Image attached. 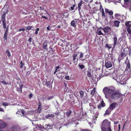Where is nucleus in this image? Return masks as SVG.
Segmentation results:
<instances>
[{
	"instance_id": "f257e3e1",
	"label": "nucleus",
	"mask_w": 131,
	"mask_h": 131,
	"mask_svg": "<svg viewBox=\"0 0 131 131\" xmlns=\"http://www.w3.org/2000/svg\"><path fill=\"white\" fill-rule=\"evenodd\" d=\"M103 92L105 94L106 98L108 99L110 98L111 94L114 92V90L111 89L106 87L103 89Z\"/></svg>"
},
{
	"instance_id": "f03ea898",
	"label": "nucleus",
	"mask_w": 131,
	"mask_h": 131,
	"mask_svg": "<svg viewBox=\"0 0 131 131\" xmlns=\"http://www.w3.org/2000/svg\"><path fill=\"white\" fill-rule=\"evenodd\" d=\"M112 79L115 80L117 83H119L122 84H125L127 80L125 76L122 75L118 77H113Z\"/></svg>"
},
{
	"instance_id": "7ed1b4c3",
	"label": "nucleus",
	"mask_w": 131,
	"mask_h": 131,
	"mask_svg": "<svg viewBox=\"0 0 131 131\" xmlns=\"http://www.w3.org/2000/svg\"><path fill=\"white\" fill-rule=\"evenodd\" d=\"M111 127L110 122L107 119H105L102 122V125L101 126V131H106V127Z\"/></svg>"
},
{
	"instance_id": "20e7f679",
	"label": "nucleus",
	"mask_w": 131,
	"mask_h": 131,
	"mask_svg": "<svg viewBox=\"0 0 131 131\" xmlns=\"http://www.w3.org/2000/svg\"><path fill=\"white\" fill-rule=\"evenodd\" d=\"M121 96V94L117 92H114L111 95V99L114 100H117Z\"/></svg>"
},
{
	"instance_id": "39448f33",
	"label": "nucleus",
	"mask_w": 131,
	"mask_h": 131,
	"mask_svg": "<svg viewBox=\"0 0 131 131\" xmlns=\"http://www.w3.org/2000/svg\"><path fill=\"white\" fill-rule=\"evenodd\" d=\"M79 20V19H75L73 20L72 21L71 23V26L74 27H76L77 23L79 22V21H78Z\"/></svg>"
},
{
	"instance_id": "423d86ee",
	"label": "nucleus",
	"mask_w": 131,
	"mask_h": 131,
	"mask_svg": "<svg viewBox=\"0 0 131 131\" xmlns=\"http://www.w3.org/2000/svg\"><path fill=\"white\" fill-rule=\"evenodd\" d=\"M126 27L127 31L131 29V21H129L126 22L125 24Z\"/></svg>"
},
{
	"instance_id": "0eeeda50",
	"label": "nucleus",
	"mask_w": 131,
	"mask_h": 131,
	"mask_svg": "<svg viewBox=\"0 0 131 131\" xmlns=\"http://www.w3.org/2000/svg\"><path fill=\"white\" fill-rule=\"evenodd\" d=\"M12 129L14 131H19L20 128L18 126L13 125L12 127Z\"/></svg>"
},
{
	"instance_id": "6e6552de",
	"label": "nucleus",
	"mask_w": 131,
	"mask_h": 131,
	"mask_svg": "<svg viewBox=\"0 0 131 131\" xmlns=\"http://www.w3.org/2000/svg\"><path fill=\"white\" fill-rule=\"evenodd\" d=\"M102 30H103L106 34H108L109 32L111 31V28L108 27H104V28H102Z\"/></svg>"
},
{
	"instance_id": "1a4fd4ad",
	"label": "nucleus",
	"mask_w": 131,
	"mask_h": 131,
	"mask_svg": "<svg viewBox=\"0 0 131 131\" xmlns=\"http://www.w3.org/2000/svg\"><path fill=\"white\" fill-rule=\"evenodd\" d=\"M117 105V104L116 102H114L110 105L109 108L111 110H113Z\"/></svg>"
},
{
	"instance_id": "9d476101",
	"label": "nucleus",
	"mask_w": 131,
	"mask_h": 131,
	"mask_svg": "<svg viewBox=\"0 0 131 131\" xmlns=\"http://www.w3.org/2000/svg\"><path fill=\"white\" fill-rule=\"evenodd\" d=\"M128 71L129 73H130L131 71V69L130 68V65L129 63H127L126 69L125 70V71L126 72H127Z\"/></svg>"
},
{
	"instance_id": "9b49d317",
	"label": "nucleus",
	"mask_w": 131,
	"mask_h": 131,
	"mask_svg": "<svg viewBox=\"0 0 131 131\" xmlns=\"http://www.w3.org/2000/svg\"><path fill=\"white\" fill-rule=\"evenodd\" d=\"M105 67L107 68L111 67L112 65L110 61H108L105 63Z\"/></svg>"
},
{
	"instance_id": "f8f14e48",
	"label": "nucleus",
	"mask_w": 131,
	"mask_h": 131,
	"mask_svg": "<svg viewBox=\"0 0 131 131\" xmlns=\"http://www.w3.org/2000/svg\"><path fill=\"white\" fill-rule=\"evenodd\" d=\"M102 28H99L97 30V33L99 35H103L104 34L102 32Z\"/></svg>"
},
{
	"instance_id": "ddd939ff",
	"label": "nucleus",
	"mask_w": 131,
	"mask_h": 131,
	"mask_svg": "<svg viewBox=\"0 0 131 131\" xmlns=\"http://www.w3.org/2000/svg\"><path fill=\"white\" fill-rule=\"evenodd\" d=\"M7 126V124L4 122L0 123V128H4Z\"/></svg>"
},
{
	"instance_id": "4468645a",
	"label": "nucleus",
	"mask_w": 131,
	"mask_h": 131,
	"mask_svg": "<svg viewBox=\"0 0 131 131\" xmlns=\"http://www.w3.org/2000/svg\"><path fill=\"white\" fill-rule=\"evenodd\" d=\"M105 11L106 13H108V14L110 15H112L113 14V12L111 10H109L107 8H105Z\"/></svg>"
},
{
	"instance_id": "2eb2a0df",
	"label": "nucleus",
	"mask_w": 131,
	"mask_h": 131,
	"mask_svg": "<svg viewBox=\"0 0 131 131\" xmlns=\"http://www.w3.org/2000/svg\"><path fill=\"white\" fill-rule=\"evenodd\" d=\"M48 43V42L47 41L45 42L44 43L43 46V48L44 49H47V45Z\"/></svg>"
},
{
	"instance_id": "dca6fc26",
	"label": "nucleus",
	"mask_w": 131,
	"mask_h": 131,
	"mask_svg": "<svg viewBox=\"0 0 131 131\" xmlns=\"http://www.w3.org/2000/svg\"><path fill=\"white\" fill-rule=\"evenodd\" d=\"M112 110L110 109V108H109L106 111V113L104 114V115H109Z\"/></svg>"
},
{
	"instance_id": "f3484780",
	"label": "nucleus",
	"mask_w": 131,
	"mask_h": 131,
	"mask_svg": "<svg viewBox=\"0 0 131 131\" xmlns=\"http://www.w3.org/2000/svg\"><path fill=\"white\" fill-rule=\"evenodd\" d=\"M113 39L114 41V47L117 44V39L116 36L114 37Z\"/></svg>"
},
{
	"instance_id": "a211bd4d",
	"label": "nucleus",
	"mask_w": 131,
	"mask_h": 131,
	"mask_svg": "<svg viewBox=\"0 0 131 131\" xmlns=\"http://www.w3.org/2000/svg\"><path fill=\"white\" fill-rule=\"evenodd\" d=\"M120 23V22L119 21H115L114 23L115 26L116 27H118L119 25V24Z\"/></svg>"
},
{
	"instance_id": "6ab92c4d",
	"label": "nucleus",
	"mask_w": 131,
	"mask_h": 131,
	"mask_svg": "<svg viewBox=\"0 0 131 131\" xmlns=\"http://www.w3.org/2000/svg\"><path fill=\"white\" fill-rule=\"evenodd\" d=\"M54 114H51L47 115L46 116V118H48L49 117H54Z\"/></svg>"
},
{
	"instance_id": "aec40b11",
	"label": "nucleus",
	"mask_w": 131,
	"mask_h": 131,
	"mask_svg": "<svg viewBox=\"0 0 131 131\" xmlns=\"http://www.w3.org/2000/svg\"><path fill=\"white\" fill-rule=\"evenodd\" d=\"M20 112H21L22 114L24 116L25 115V112L23 110H20V111H18L17 112L16 114H19V113Z\"/></svg>"
},
{
	"instance_id": "412c9836",
	"label": "nucleus",
	"mask_w": 131,
	"mask_h": 131,
	"mask_svg": "<svg viewBox=\"0 0 131 131\" xmlns=\"http://www.w3.org/2000/svg\"><path fill=\"white\" fill-rule=\"evenodd\" d=\"M45 128L48 131V130L50 128V126L49 125L46 124L45 125Z\"/></svg>"
},
{
	"instance_id": "4be33fe9",
	"label": "nucleus",
	"mask_w": 131,
	"mask_h": 131,
	"mask_svg": "<svg viewBox=\"0 0 131 131\" xmlns=\"http://www.w3.org/2000/svg\"><path fill=\"white\" fill-rule=\"evenodd\" d=\"M80 96L81 98H82L83 96L84 92L82 91H80Z\"/></svg>"
},
{
	"instance_id": "5701e85b",
	"label": "nucleus",
	"mask_w": 131,
	"mask_h": 131,
	"mask_svg": "<svg viewBox=\"0 0 131 131\" xmlns=\"http://www.w3.org/2000/svg\"><path fill=\"white\" fill-rule=\"evenodd\" d=\"M71 110H69L66 113V115L67 116L69 117L71 113Z\"/></svg>"
},
{
	"instance_id": "b1692460",
	"label": "nucleus",
	"mask_w": 131,
	"mask_h": 131,
	"mask_svg": "<svg viewBox=\"0 0 131 131\" xmlns=\"http://www.w3.org/2000/svg\"><path fill=\"white\" fill-rule=\"evenodd\" d=\"M34 27L32 26H29L27 27L26 28V29L28 30H30L31 29L33 30L34 29Z\"/></svg>"
},
{
	"instance_id": "393cba45",
	"label": "nucleus",
	"mask_w": 131,
	"mask_h": 131,
	"mask_svg": "<svg viewBox=\"0 0 131 131\" xmlns=\"http://www.w3.org/2000/svg\"><path fill=\"white\" fill-rule=\"evenodd\" d=\"M95 88H94L93 90L91 91V94L93 95L95 93Z\"/></svg>"
},
{
	"instance_id": "a878e982",
	"label": "nucleus",
	"mask_w": 131,
	"mask_h": 131,
	"mask_svg": "<svg viewBox=\"0 0 131 131\" xmlns=\"http://www.w3.org/2000/svg\"><path fill=\"white\" fill-rule=\"evenodd\" d=\"M64 91L65 92H69V89L68 87H66L64 89Z\"/></svg>"
},
{
	"instance_id": "bb28decb",
	"label": "nucleus",
	"mask_w": 131,
	"mask_h": 131,
	"mask_svg": "<svg viewBox=\"0 0 131 131\" xmlns=\"http://www.w3.org/2000/svg\"><path fill=\"white\" fill-rule=\"evenodd\" d=\"M8 33H7L6 32H5L4 34V38L5 40L7 39V35Z\"/></svg>"
},
{
	"instance_id": "cd10ccee",
	"label": "nucleus",
	"mask_w": 131,
	"mask_h": 131,
	"mask_svg": "<svg viewBox=\"0 0 131 131\" xmlns=\"http://www.w3.org/2000/svg\"><path fill=\"white\" fill-rule=\"evenodd\" d=\"M124 1L126 5L128 2H130L131 0H124Z\"/></svg>"
},
{
	"instance_id": "c85d7f7f",
	"label": "nucleus",
	"mask_w": 131,
	"mask_h": 131,
	"mask_svg": "<svg viewBox=\"0 0 131 131\" xmlns=\"http://www.w3.org/2000/svg\"><path fill=\"white\" fill-rule=\"evenodd\" d=\"M8 13L7 12H6L5 13H4L2 17V18H5V14H7Z\"/></svg>"
},
{
	"instance_id": "c756f323",
	"label": "nucleus",
	"mask_w": 131,
	"mask_h": 131,
	"mask_svg": "<svg viewBox=\"0 0 131 131\" xmlns=\"http://www.w3.org/2000/svg\"><path fill=\"white\" fill-rule=\"evenodd\" d=\"M42 109V108L41 107V106H38V112H40V111Z\"/></svg>"
},
{
	"instance_id": "7c9ffc66",
	"label": "nucleus",
	"mask_w": 131,
	"mask_h": 131,
	"mask_svg": "<svg viewBox=\"0 0 131 131\" xmlns=\"http://www.w3.org/2000/svg\"><path fill=\"white\" fill-rule=\"evenodd\" d=\"M77 54H73V61H74L76 59V57H77Z\"/></svg>"
},
{
	"instance_id": "2f4dec72",
	"label": "nucleus",
	"mask_w": 131,
	"mask_h": 131,
	"mask_svg": "<svg viewBox=\"0 0 131 131\" xmlns=\"http://www.w3.org/2000/svg\"><path fill=\"white\" fill-rule=\"evenodd\" d=\"M91 73L89 71H88L87 72V75L89 77H90L91 76Z\"/></svg>"
},
{
	"instance_id": "473e14b6",
	"label": "nucleus",
	"mask_w": 131,
	"mask_h": 131,
	"mask_svg": "<svg viewBox=\"0 0 131 131\" xmlns=\"http://www.w3.org/2000/svg\"><path fill=\"white\" fill-rule=\"evenodd\" d=\"M100 105L102 107H104L105 106V104L104 103L103 101H102Z\"/></svg>"
},
{
	"instance_id": "72a5a7b5",
	"label": "nucleus",
	"mask_w": 131,
	"mask_h": 131,
	"mask_svg": "<svg viewBox=\"0 0 131 131\" xmlns=\"http://www.w3.org/2000/svg\"><path fill=\"white\" fill-rule=\"evenodd\" d=\"M25 29L24 28H22L20 29L19 30H18L17 31H24L25 30Z\"/></svg>"
},
{
	"instance_id": "f704fd0d",
	"label": "nucleus",
	"mask_w": 131,
	"mask_h": 131,
	"mask_svg": "<svg viewBox=\"0 0 131 131\" xmlns=\"http://www.w3.org/2000/svg\"><path fill=\"white\" fill-rule=\"evenodd\" d=\"M2 104L4 106H7L8 105V103L3 102L2 103Z\"/></svg>"
},
{
	"instance_id": "c9c22d12",
	"label": "nucleus",
	"mask_w": 131,
	"mask_h": 131,
	"mask_svg": "<svg viewBox=\"0 0 131 131\" xmlns=\"http://www.w3.org/2000/svg\"><path fill=\"white\" fill-rule=\"evenodd\" d=\"M20 67L22 68L23 67V66L24 65V64L23 63V62L22 61H21L20 62Z\"/></svg>"
},
{
	"instance_id": "e433bc0d",
	"label": "nucleus",
	"mask_w": 131,
	"mask_h": 131,
	"mask_svg": "<svg viewBox=\"0 0 131 131\" xmlns=\"http://www.w3.org/2000/svg\"><path fill=\"white\" fill-rule=\"evenodd\" d=\"M6 52L7 53V55L8 57H9L10 56V54L9 51L8 50H7Z\"/></svg>"
},
{
	"instance_id": "4c0bfd02",
	"label": "nucleus",
	"mask_w": 131,
	"mask_h": 131,
	"mask_svg": "<svg viewBox=\"0 0 131 131\" xmlns=\"http://www.w3.org/2000/svg\"><path fill=\"white\" fill-rule=\"evenodd\" d=\"M81 3H79L78 4V9L79 10H80V9H81V7H80L81 6Z\"/></svg>"
},
{
	"instance_id": "58836bf2",
	"label": "nucleus",
	"mask_w": 131,
	"mask_h": 131,
	"mask_svg": "<svg viewBox=\"0 0 131 131\" xmlns=\"http://www.w3.org/2000/svg\"><path fill=\"white\" fill-rule=\"evenodd\" d=\"M3 27L4 28H6V22L3 23Z\"/></svg>"
},
{
	"instance_id": "ea45409f",
	"label": "nucleus",
	"mask_w": 131,
	"mask_h": 131,
	"mask_svg": "<svg viewBox=\"0 0 131 131\" xmlns=\"http://www.w3.org/2000/svg\"><path fill=\"white\" fill-rule=\"evenodd\" d=\"M79 66L81 69H82L84 67V65H79Z\"/></svg>"
},
{
	"instance_id": "a19ab883",
	"label": "nucleus",
	"mask_w": 131,
	"mask_h": 131,
	"mask_svg": "<svg viewBox=\"0 0 131 131\" xmlns=\"http://www.w3.org/2000/svg\"><path fill=\"white\" fill-rule=\"evenodd\" d=\"M102 16L104 17H105V15L104 13V11L103 10V9H102Z\"/></svg>"
},
{
	"instance_id": "79ce46f5",
	"label": "nucleus",
	"mask_w": 131,
	"mask_h": 131,
	"mask_svg": "<svg viewBox=\"0 0 131 131\" xmlns=\"http://www.w3.org/2000/svg\"><path fill=\"white\" fill-rule=\"evenodd\" d=\"M4 85H7V83L4 81H3L1 82Z\"/></svg>"
},
{
	"instance_id": "37998d69",
	"label": "nucleus",
	"mask_w": 131,
	"mask_h": 131,
	"mask_svg": "<svg viewBox=\"0 0 131 131\" xmlns=\"http://www.w3.org/2000/svg\"><path fill=\"white\" fill-rule=\"evenodd\" d=\"M2 21L3 23L6 22V20L5 18H2Z\"/></svg>"
},
{
	"instance_id": "c03bdc74",
	"label": "nucleus",
	"mask_w": 131,
	"mask_h": 131,
	"mask_svg": "<svg viewBox=\"0 0 131 131\" xmlns=\"http://www.w3.org/2000/svg\"><path fill=\"white\" fill-rule=\"evenodd\" d=\"M75 6L74 5H73L72 7H71V9L72 10H73Z\"/></svg>"
},
{
	"instance_id": "a18cd8bd",
	"label": "nucleus",
	"mask_w": 131,
	"mask_h": 131,
	"mask_svg": "<svg viewBox=\"0 0 131 131\" xmlns=\"http://www.w3.org/2000/svg\"><path fill=\"white\" fill-rule=\"evenodd\" d=\"M46 83L47 85H49L50 84V82L49 81H47Z\"/></svg>"
},
{
	"instance_id": "49530a36",
	"label": "nucleus",
	"mask_w": 131,
	"mask_h": 131,
	"mask_svg": "<svg viewBox=\"0 0 131 131\" xmlns=\"http://www.w3.org/2000/svg\"><path fill=\"white\" fill-rule=\"evenodd\" d=\"M42 131H48L47 129H46L45 128H43L42 129Z\"/></svg>"
},
{
	"instance_id": "de8ad7c7",
	"label": "nucleus",
	"mask_w": 131,
	"mask_h": 131,
	"mask_svg": "<svg viewBox=\"0 0 131 131\" xmlns=\"http://www.w3.org/2000/svg\"><path fill=\"white\" fill-rule=\"evenodd\" d=\"M107 131H112L110 128V127H107Z\"/></svg>"
},
{
	"instance_id": "09e8293b",
	"label": "nucleus",
	"mask_w": 131,
	"mask_h": 131,
	"mask_svg": "<svg viewBox=\"0 0 131 131\" xmlns=\"http://www.w3.org/2000/svg\"><path fill=\"white\" fill-rule=\"evenodd\" d=\"M102 106L100 104H99L97 106L98 108L99 109H100L101 108Z\"/></svg>"
},
{
	"instance_id": "8fccbe9b",
	"label": "nucleus",
	"mask_w": 131,
	"mask_h": 131,
	"mask_svg": "<svg viewBox=\"0 0 131 131\" xmlns=\"http://www.w3.org/2000/svg\"><path fill=\"white\" fill-rule=\"evenodd\" d=\"M83 56V53H81L80 55V57L81 58H82Z\"/></svg>"
},
{
	"instance_id": "3c124183",
	"label": "nucleus",
	"mask_w": 131,
	"mask_h": 131,
	"mask_svg": "<svg viewBox=\"0 0 131 131\" xmlns=\"http://www.w3.org/2000/svg\"><path fill=\"white\" fill-rule=\"evenodd\" d=\"M119 16V14H116L115 15V16L116 17H118Z\"/></svg>"
},
{
	"instance_id": "603ef678",
	"label": "nucleus",
	"mask_w": 131,
	"mask_h": 131,
	"mask_svg": "<svg viewBox=\"0 0 131 131\" xmlns=\"http://www.w3.org/2000/svg\"><path fill=\"white\" fill-rule=\"evenodd\" d=\"M18 91L19 92L21 93L22 92V89H21V88H19V89L18 90Z\"/></svg>"
},
{
	"instance_id": "864d4df0",
	"label": "nucleus",
	"mask_w": 131,
	"mask_h": 131,
	"mask_svg": "<svg viewBox=\"0 0 131 131\" xmlns=\"http://www.w3.org/2000/svg\"><path fill=\"white\" fill-rule=\"evenodd\" d=\"M65 78L67 80H69V77L68 76H67L65 77Z\"/></svg>"
},
{
	"instance_id": "5fc2aeb1",
	"label": "nucleus",
	"mask_w": 131,
	"mask_h": 131,
	"mask_svg": "<svg viewBox=\"0 0 131 131\" xmlns=\"http://www.w3.org/2000/svg\"><path fill=\"white\" fill-rule=\"evenodd\" d=\"M52 96H50L48 98V100H49L51 99H52Z\"/></svg>"
},
{
	"instance_id": "6e6d98bb",
	"label": "nucleus",
	"mask_w": 131,
	"mask_h": 131,
	"mask_svg": "<svg viewBox=\"0 0 131 131\" xmlns=\"http://www.w3.org/2000/svg\"><path fill=\"white\" fill-rule=\"evenodd\" d=\"M31 38L30 37L29 38V40H28V41L29 42H31Z\"/></svg>"
},
{
	"instance_id": "4d7b16f0",
	"label": "nucleus",
	"mask_w": 131,
	"mask_h": 131,
	"mask_svg": "<svg viewBox=\"0 0 131 131\" xmlns=\"http://www.w3.org/2000/svg\"><path fill=\"white\" fill-rule=\"evenodd\" d=\"M50 27V26H48V27H47V29L48 30H50V29H49V28Z\"/></svg>"
},
{
	"instance_id": "13d9d810",
	"label": "nucleus",
	"mask_w": 131,
	"mask_h": 131,
	"mask_svg": "<svg viewBox=\"0 0 131 131\" xmlns=\"http://www.w3.org/2000/svg\"><path fill=\"white\" fill-rule=\"evenodd\" d=\"M29 96L30 98H31L32 96V94H29Z\"/></svg>"
},
{
	"instance_id": "bf43d9fd",
	"label": "nucleus",
	"mask_w": 131,
	"mask_h": 131,
	"mask_svg": "<svg viewBox=\"0 0 131 131\" xmlns=\"http://www.w3.org/2000/svg\"><path fill=\"white\" fill-rule=\"evenodd\" d=\"M0 111H3V109L2 108L0 107Z\"/></svg>"
},
{
	"instance_id": "052dcab7",
	"label": "nucleus",
	"mask_w": 131,
	"mask_h": 131,
	"mask_svg": "<svg viewBox=\"0 0 131 131\" xmlns=\"http://www.w3.org/2000/svg\"><path fill=\"white\" fill-rule=\"evenodd\" d=\"M118 128H119V130L118 131H119L120 129V124L118 125Z\"/></svg>"
},
{
	"instance_id": "680f3d73",
	"label": "nucleus",
	"mask_w": 131,
	"mask_h": 131,
	"mask_svg": "<svg viewBox=\"0 0 131 131\" xmlns=\"http://www.w3.org/2000/svg\"><path fill=\"white\" fill-rule=\"evenodd\" d=\"M35 33L36 35H37L38 34V31L36 30V31L35 32Z\"/></svg>"
},
{
	"instance_id": "e2e57ef3",
	"label": "nucleus",
	"mask_w": 131,
	"mask_h": 131,
	"mask_svg": "<svg viewBox=\"0 0 131 131\" xmlns=\"http://www.w3.org/2000/svg\"><path fill=\"white\" fill-rule=\"evenodd\" d=\"M64 85L65 86V87H67L66 83H64Z\"/></svg>"
},
{
	"instance_id": "0e129e2a",
	"label": "nucleus",
	"mask_w": 131,
	"mask_h": 131,
	"mask_svg": "<svg viewBox=\"0 0 131 131\" xmlns=\"http://www.w3.org/2000/svg\"><path fill=\"white\" fill-rule=\"evenodd\" d=\"M39 106H41V103L39 102L38 103Z\"/></svg>"
},
{
	"instance_id": "69168bd1",
	"label": "nucleus",
	"mask_w": 131,
	"mask_h": 131,
	"mask_svg": "<svg viewBox=\"0 0 131 131\" xmlns=\"http://www.w3.org/2000/svg\"><path fill=\"white\" fill-rule=\"evenodd\" d=\"M118 123V121H117L116 122H114V124H117Z\"/></svg>"
},
{
	"instance_id": "338daca9",
	"label": "nucleus",
	"mask_w": 131,
	"mask_h": 131,
	"mask_svg": "<svg viewBox=\"0 0 131 131\" xmlns=\"http://www.w3.org/2000/svg\"><path fill=\"white\" fill-rule=\"evenodd\" d=\"M23 87V85H21L20 86V88H21V89H22V88Z\"/></svg>"
},
{
	"instance_id": "774afa93",
	"label": "nucleus",
	"mask_w": 131,
	"mask_h": 131,
	"mask_svg": "<svg viewBox=\"0 0 131 131\" xmlns=\"http://www.w3.org/2000/svg\"><path fill=\"white\" fill-rule=\"evenodd\" d=\"M84 131H90L89 130H84Z\"/></svg>"
}]
</instances>
